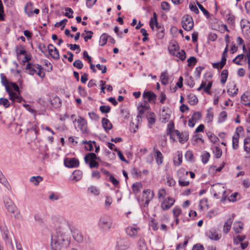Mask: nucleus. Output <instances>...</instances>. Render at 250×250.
Here are the masks:
<instances>
[{
    "instance_id": "nucleus-1",
    "label": "nucleus",
    "mask_w": 250,
    "mask_h": 250,
    "mask_svg": "<svg viewBox=\"0 0 250 250\" xmlns=\"http://www.w3.org/2000/svg\"><path fill=\"white\" fill-rule=\"evenodd\" d=\"M71 242L70 229L64 224L57 229L51 236V247L52 250H61L67 248Z\"/></svg>"
},
{
    "instance_id": "nucleus-2",
    "label": "nucleus",
    "mask_w": 250,
    "mask_h": 250,
    "mask_svg": "<svg viewBox=\"0 0 250 250\" xmlns=\"http://www.w3.org/2000/svg\"><path fill=\"white\" fill-rule=\"evenodd\" d=\"M1 83L8 93L10 100L13 102L18 103H20L22 100V98L20 95L19 87L15 83L8 82L3 74L1 75Z\"/></svg>"
},
{
    "instance_id": "nucleus-3",
    "label": "nucleus",
    "mask_w": 250,
    "mask_h": 250,
    "mask_svg": "<svg viewBox=\"0 0 250 250\" xmlns=\"http://www.w3.org/2000/svg\"><path fill=\"white\" fill-rule=\"evenodd\" d=\"M1 83L8 93L10 100L13 102L18 103H20L22 100V98L20 95L19 87L15 83L8 82L3 74L1 75Z\"/></svg>"
},
{
    "instance_id": "nucleus-4",
    "label": "nucleus",
    "mask_w": 250,
    "mask_h": 250,
    "mask_svg": "<svg viewBox=\"0 0 250 250\" xmlns=\"http://www.w3.org/2000/svg\"><path fill=\"white\" fill-rule=\"evenodd\" d=\"M98 227L102 232L107 233L110 231L114 228L112 218L106 215L101 216L98 222Z\"/></svg>"
},
{
    "instance_id": "nucleus-5",
    "label": "nucleus",
    "mask_w": 250,
    "mask_h": 250,
    "mask_svg": "<svg viewBox=\"0 0 250 250\" xmlns=\"http://www.w3.org/2000/svg\"><path fill=\"white\" fill-rule=\"evenodd\" d=\"M211 190L214 196L216 198L220 199L222 202L227 200L226 189L222 184L216 183L214 184L212 186Z\"/></svg>"
},
{
    "instance_id": "nucleus-6",
    "label": "nucleus",
    "mask_w": 250,
    "mask_h": 250,
    "mask_svg": "<svg viewBox=\"0 0 250 250\" xmlns=\"http://www.w3.org/2000/svg\"><path fill=\"white\" fill-rule=\"evenodd\" d=\"M25 69L27 73L30 75L36 74L41 78H43L45 76V73L42 71L43 67L39 64L28 63Z\"/></svg>"
},
{
    "instance_id": "nucleus-7",
    "label": "nucleus",
    "mask_w": 250,
    "mask_h": 250,
    "mask_svg": "<svg viewBox=\"0 0 250 250\" xmlns=\"http://www.w3.org/2000/svg\"><path fill=\"white\" fill-rule=\"evenodd\" d=\"M3 203L7 210L12 214L16 213L15 217L18 218L20 215V212L12 200L8 197H5Z\"/></svg>"
},
{
    "instance_id": "nucleus-8",
    "label": "nucleus",
    "mask_w": 250,
    "mask_h": 250,
    "mask_svg": "<svg viewBox=\"0 0 250 250\" xmlns=\"http://www.w3.org/2000/svg\"><path fill=\"white\" fill-rule=\"evenodd\" d=\"M188 172L184 168H180L177 172L178 183L180 186L187 187L189 185V182L187 180Z\"/></svg>"
},
{
    "instance_id": "nucleus-9",
    "label": "nucleus",
    "mask_w": 250,
    "mask_h": 250,
    "mask_svg": "<svg viewBox=\"0 0 250 250\" xmlns=\"http://www.w3.org/2000/svg\"><path fill=\"white\" fill-rule=\"evenodd\" d=\"M98 159L96 155L94 153H90L84 157V161L85 163L88 164L90 168H98L99 164L96 161Z\"/></svg>"
},
{
    "instance_id": "nucleus-10",
    "label": "nucleus",
    "mask_w": 250,
    "mask_h": 250,
    "mask_svg": "<svg viewBox=\"0 0 250 250\" xmlns=\"http://www.w3.org/2000/svg\"><path fill=\"white\" fill-rule=\"evenodd\" d=\"M77 123L76 128L79 129L83 133H86L88 132L87 124L86 121L81 116H79L77 120L75 119L73 121Z\"/></svg>"
},
{
    "instance_id": "nucleus-11",
    "label": "nucleus",
    "mask_w": 250,
    "mask_h": 250,
    "mask_svg": "<svg viewBox=\"0 0 250 250\" xmlns=\"http://www.w3.org/2000/svg\"><path fill=\"white\" fill-rule=\"evenodd\" d=\"M182 24L183 28L187 31H190L194 26L193 19L189 15H185L183 17Z\"/></svg>"
},
{
    "instance_id": "nucleus-12",
    "label": "nucleus",
    "mask_w": 250,
    "mask_h": 250,
    "mask_svg": "<svg viewBox=\"0 0 250 250\" xmlns=\"http://www.w3.org/2000/svg\"><path fill=\"white\" fill-rule=\"evenodd\" d=\"M154 196V193L152 190L146 189L143 192V197L142 201L144 202V207H146L149 203V202L152 200Z\"/></svg>"
},
{
    "instance_id": "nucleus-13",
    "label": "nucleus",
    "mask_w": 250,
    "mask_h": 250,
    "mask_svg": "<svg viewBox=\"0 0 250 250\" xmlns=\"http://www.w3.org/2000/svg\"><path fill=\"white\" fill-rule=\"evenodd\" d=\"M161 202V207L163 210H166L170 208L174 204L175 200L168 197L162 199Z\"/></svg>"
},
{
    "instance_id": "nucleus-14",
    "label": "nucleus",
    "mask_w": 250,
    "mask_h": 250,
    "mask_svg": "<svg viewBox=\"0 0 250 250\" xmlns=\"http://www.w3.org/2000/svg\"><path fill=\"white\" fill-rule=\"evenodd\" d=\"M64 164L67 167H77L79 166V161L75 158H66L64 160Z\"/></svg>"
},
{
    "instance_id": "nucleus-15",
    "label": "nucleus",
    "mask_w": 250,
    "mask_h": 250,
    "mask_svg": "<svg viewBox=\"0 0 250 250\" xmlns=\"http://www.w3.org/2000/svg\"><path fill=\"white\" fill-rule=\"evenodd\" d=\"M241 26L245 37L248 39L250 38V22L247 20L242 21Z\"/></svg>"
},
{
    "instance_id": "nucleus-16",
    "label": "nucleus",
    "mask_w": 250,
    "mask_h": 250,
    "mask_svg": "<svg viewBox=\"0 0 250 250\" xmlns=\"http://www.w3.org/2000/svg\"><path fill=\"white\" fill-rule=\"evenodd\" d=\"M149 25L152 30L154 29L155 27L157 30H160V31L163 33L164 28L161 27V26L159 25L157 22V15L155 12L153 13V17L151 18Z\"/></svg>"
},
{
    "instance_id": "nucleus-17",
    "label": "nucleus",
    "mask_w": 250,
    "mask_h": 250,
    "mask_svg": "<svg viewBox=\"0 0 250 250\" xmlns=\"http://www.w3.org/2000/svg\"><path fill=\"white\" fill-rule=\"evenodd\" d=\"M24 11L29 17H32L34 14L36 15L38 14L40 10L39 9H35L33 10V3L29 2L26 4L24 7Z\"/></svg>"
},
{
    "instance_id": "nucleus-18",
    "label": "nucleus",
    "mask_w": 250,
    "mask_h": 250,
    "mask_svg": "<svg viewBox=\"0 0 250 250\" xmlns=\"http://www.w3.org/2000/svg\"><path fill=\"white\" fill-rule=\"evenodd\" d=\"M129 247L128 242L124 239H118L117 241V250H125Z\"/></svg>"
},
{
    "instance_id": "nucleus-19",
    "label": "nucleus",
    "mask_w": 250,
    "mask_h": 250,
    "mask_svg": "<svg viewBox=\"0 0 250 250\" xmlns=\"http://www.w3.org/2000/svg\"><path fill=\"white\" fill-rule=\"evenodd\" d=\"M74 239L78 243H81L83 241V236L82 233L77 229H73L70 230Z\"/></svg>"
},
{
    "instance_id": "nucleus-20",
    "label": "nucleus",
    "mask_w": 250,
    "mask_h": 250,
    "mask_svg": "<svg viewBox=\"0 0 250 250\" xmlns=\"http://www.w3.org/2000/svg\"><path fill=\"white\" fill-rule=\"evenodd\" d=\"M48 50L50 55L54 59L58 60L60 58L58 50L53 45L49 44L48 45Z\"/></svg>"
},
{
    "instance_id": "nucleus-21",
    "label": "nucleus",
    "mask_w": 250,
    "mask_h": 250,
    "mask_svg": "<svg viewBox=\"0 0 250 250\" xmlns=\"http://www.w3.org/2000/svg\"><path fill=\"white\" fill-rule=\"evenodd\" d=\"M144 98L148 102H155L156 95L152 92H144L143 95Z\"/></svg>"
},
{
    "instance_id": "nucleus-22",
    "label": "nucleus",
    "mask_w": 250,
    "mask_h": 250,
    "mask_svg": "<svg viewBox=\"0 0 250 250\" xmlns=\"http://www.w3.org/2000/svg\"><path fill=\"white\" fill-rule=\"evenodd\" d=\"M140 228L136 225L128 227L126 229L127 234L130 236H135L137 235Z\"/></svg>"
},
{
    "instance_id": "nucleus-23",
    "label": "nucleus",
    "mask_w": 250,
    "mask_h": 250,
    "mask_svg": "<svg viewBox=\"0 0 250 250\" xmlns=\"http://www.w3.org/2000/svg\"><path fill=\"white\" fill-rule=\"evenodd\" d=\"M174 132L175 133V135L178 137L179 141L180 143L184 144L188 140V135L187 133H181L178 130H175Z\"/></svg>"
},
{
    "instance_id": "nucleus-24",
    "label": "nucleus",
    "mask_w": 250,
    "mask_h": 250,
    "mask_svg": "<svg viewBox=\"0 0 250 250\" xmlns=\"http://www.w3.org/2000/svg\"><path fill=\"white\" fill-rule=\"evenodd\" d=\"M207 235L209 239L213 240H218L221 237V235H219L217 230L214 229H210L208 231Z\"/></svg>"
},
{
    "instance_id": "nucleus-25",
    "label": "nucleus",
    "mask_w": 250,
    "mask_h": 250,
    "mask_svg": "<svg viewBox=\"0 0 250 250\" xmlns=\"http://www.w3.org/2000/svg\"><path fill=\"white\" fill-rule=\"evenodd\" d=\"M153 151L155 153V160L157 164L160 166L163 163L164 157L162 153L155 147L153 148Z\"/></svg>"
},
{
    "instance_id": "nucleus-26",
    "label": "nucleus",
    "mask_w": 250,
    "mask_h": 250,
    "mask_svg": "<svg viewBox=\"0 0 250 250\" xmlns=\"http://www.w3.org/2000/svg\"><path fill=\"white\" fill-rule=\"evenodd\" d=\"M168 50L169 53L173 56L177 55L179 50V46L176 42H172L168 46Z\"/></svg>"
},
{
    "instance_id": "nucleus-27",
    "label": "nucleus",
    "mask_w": 250,
    "mask_h": 250,
    "mask_svg": "<svg viewBox=\"0 0 250 250\" xmlns=\"http://www.w3.org/2000/svg\"><path fill=\"white\" fill-rule=\"evenodd\" d=\"M83 177V173L80 170H75L72 175L71 180L74 182H77L80 181Z\"/></svg>"
},
{
    "instance_id": "nucleus-28",
    "label": "nucleus",
    "mask_w": 250,
    "mask_h": 250,
    "mask_svg": "<svg viewBox=\"0 0 250 250\" xmlns=\"http://www.w3.org/2000/svg\"><path fill=\"white\" fill-rule=\"evenodd\" d=\"M205 82H202L200 86L197 88L198 91L201 90L203 89L204 91L207 93L210 94V89L212 86V82H209L207 85Z\"/></svg>"
},
{
    "instance_id": "nucleus-29",
    "label": "nucleus",
    "mask_w": 250,
    "mask_h": 250,
    "mask_svg": "<svg viewBox=\"0 0 250 250\" xmlns=\"http://www.w3.org/2000/svg\"><path fill=\"white\" fill-rule=\"evenodd\" d=\"M149 108V106L147 105H143L142 104H139L137 108L138 110L139 114L137 116L138 120H139V118H141V116L143 115L145 112L147 111Z\"/></svg>"
},
{
    "instance_id": "nucleus-30",
    "label": "nucleus",
    "mask_w": 250,
    "mask_h": 250,
    "mask_svg": "<svg viewBox=\"0 0 250 250\" xmlns=\"http://www.w3.org/2000/svg\"><path fill=\"white\" fill-rule=\"evenodd\" d=\"M241 101L245 105L250 104V91H246L241 96Z\"/></svg>"
},
{
    "instance_id": "nucleus-31",
    "label": "nucleus",
    "mask_w": 250,
    "mask_h": 250,
    "mask_svg": "<svg viewBox=\"0 0 250 250\" xmlns=\"http://www.w3.org/2000/svg\"><path fill=\"white\" fill-rule=\"evenodd\" d=\"M102 125L104 129L107 131L112 128V125L111 122L106 118L102 119Z\"/></svg>"
},
{
    "instance_id": "nucleus-32",
    "label": "nucleus",
    "mask_w": 250,
    "mask_h": 250,
    "mask_svg": "<svg viewBox=\"0 0 250 250\" xmlns=\"http://www.w3.org/2000/svg\"><path fill=\"white\" fill-rule=\"evenodd\" d=\"M204 140L202 139V135L201 134H196L193 136V145H199L203 144Z\"/></svg>"
},
{
    "instance_id": "nucleus-33",
    "label": "nucleus",
    "mask_w": 250,
    "mask_h": 250,
    "mask_svg": "<svg viewBox=\"0 0 250 250\" xmlns=\"http://www.w3.org/2000/svg\"><path fill=\"white\" fill-rule=\"evenodd\" d=\"M138 250H149V249L144 239H140L137 244Z\"/></svg>"
},
{
    "instance_id": "nucleus-34",
    "label": "nucleus",
    "mask_w": 250,
    "mask_h": 250,
    "mask_svg": "<svg viewBox=\"0 0 250 250\" xmlns=\"http://www.w3.org/2000/svg\"><path fill=\"white\" fill-rule=\"evenodd\" d=\"M239 138L240 135L238 134H234V135L232 136V148L234 150H236L238 148Z\"/></svg>"
},
{
    "instance_id": "nucleus-35",
    "label": "nucleus",
    "mask_w": 250,
    "mask_h": 250,
    "mask_svg": "<svg viewBox=\"0 0 250 250\" xmlns=\"http://www.w3.org/2000/svg\"><path fill=\"white\" fill-rule=\"evenodd\" d=\"M238 91V89L236 87V85L235 84H232L228 88L227 92L229 95L234 96L235 95H237Z\"/></svg>"
},
{
    "instance_id": "nucleus-36",
    "label": "nucleus",
    "mask_w": 250,
    "mask_h": 250,
    "mask_svg": "<svg viewBox=\"0 0 250 250\" xmlns=\"http://www.w3.org/2000/svg\"><path fill=\"white\" fill-rule=\"evenodd\" d=\"M43 180V178L40 176H32L30 178V182L35 186H38L40 182Z\"/></svg>"
},
{
    "instance_id": "nucleus-37",
    "label": "nucleus",
    "mask_w": 250,
    "mask_h": 250,
    "mask_svg": "<svg viewBox=\"0 0 250 250\" xmlns=\"http://www.w3.org/2000/svg\"><path fill=\"white\" fill-rule=\"evenodd\" d=\"M232 220L231 219H229L225 223L223 228V232L225 233H227L229 232L231 229Z\"/></svg>"
},
{
    "instance_id": "nucleus-38",
    "label": "nucleus",
    "mask_w": 250,
    "mask_h": 250,
    "mask_svg": "<svg viewBox=\"0 0 250 250\" xmlns=\"http://www.w3.org/2000/svg\"><path fill=\"white\" fill-rule=\"evenodd\" d=\"M160 79L163 84L166 85L167 84L168 82V77L167 71L163 72L161 73Z\"/></svg>"
},
{
    "instance_id": "nucleus-39",
    "label": "nucleus",
    "mask_w": 250,
    "mask_h": 250,
    "mask_svg": "<svg viewBox=\"0 0 250 250\" xmlns=\"http://www.w3.org/2000/svg\"><path fill=\"white\" fill-rule=\"evenodd\" d=\"M226 61L224 59H221V61L220 62L213 63L212 66L214 68L217 69H222L225 65Z\"/></svg>"
},
{
    "instance_id": "nucleus-40",
    "label": "nucleus",
    "mask_w": 250,
    "mask_h": 250,
    "mask_svg": "<svg viewBox=\"0 0 250 250\" xmlns=\"http://www.w3.org/2000/svg\"><path fill=\"white\" fill-rule=\"evenodd\" d=\"M142 188V185L140 182H136L134 183L132 186L133 192L135 194L140 192Z\"/></svg>"
},
{
    "instance_id": "nucleus-41",
    "label": "nucleus",
    "mask_w": 250,
    "mask_h": 250,
    "mask_svg": "<svg viewBox=\"0 0 250 250\" xmlns=\"http://www.w3.org/2000/svg\"><path fill=\"white\" fill-rule=\"evenodd\" d=\"M243 224L241 222H235L234 224L233 229L235 231L239 233L243 229Z\"/></svg>"
},
{
    "instance_id": "nucleus-42",
    "label": "nucleus",
    "mask_w": 250,
    "mask_h": 250,
    "mask_svg": "<svg viewBox=\"0 0 250 250\" xmlns=\"http://www.w3.org/2000/svg\"><path fill=\"white\" fill-rule=\"evenodd\" d=\"M170 116L166 113L165 110H163L161 113V120L163 123H166L169 119Z\"/></svg>"
},
{
    "instance_id": "nucleus-43",
    "label": "nucleus",
    "mask_w": 250,
    "mask_h": 250,
    "mask_svg": "<svg viewBox=\"0 0 250 250\" xmlns=\"http://www.w3.org/2000/svg\"><path fill=\"white\" fill-rule=\"evenodd\" d=\"M228 71L227 69H224L222 71L221 74V83L224 84L228 79Z\"/></svg>"
},
{
    "instance_id": "nucleus-44",
    "label": "nucleus",
    "mask_w": 250,
    "mask_h": 250,
    "mask_svg": "<svg viewBox=\"0 0 250 250\" xmlns=\"http://www.w3.org/2000/svg\"><path fill=\"white\" fill-rule=\"evenodd\" d=\"M212 108L211 107L209 108L207 110V114L206 115V120L208 123H211L213 119V113L212 111Z\"/></svg>"
},
{
    "instance_id": "nucleus-45",
    "label": "nucleus",
    "mask_w": 250,
    "mask_h": 250,
    "mask_svg": "<svg viewBox=\"0 0 250 250\" xmlns=\"http://www.w3.org/2000/svg\"><path fill=\"white\" fill-rule=\"evenodd\" d=\"M0 183L3 184L6 188H8L10 187V185L5 178L1 171L0 170Z\"/></svg>"
},
{
    "instance_id": "nucleus-46",
    "label": "nucleus",
    "mask_w": 250,
    "mask_h": 250,
    "mask_svg": "<svg viewBox=\"0 0 250 250\" xmlns=\"http://www.w3.org/2000/svg\"><path fill=\"white\" fill-rule=\"evenodd\" d=\"M244 150L249 153L250 152V139L245 138L244 140Z\"/></svg>"
},
{
    "instance_id": "nucleus-47",
    "label": "nucleus",
    "mask_w": 250,
    "mask_h": 250,
    "mask_svg": "<svg viewBox=\"0 0 250 250\" xmlns=\"http://www.w3.org/2000/svg\"><path fill=\"white\" fill-rule=\"evenodd\" d=\"M108 38V35L106 34H103L100 38L99 44L101 46H104L106 43L107 39Z\"/></svg>"
},
{
    "instance_id": "nucleus-48",
    "label": "nucleus",
    "mask_w": 250,
    "mask_h": 250,
    "mask_svg": "<svg viewBox=\"0 0 250 250\" xmlns=\"http://www.w3.org/2000/svg\"><path fill=\"white\" fill-rule=\"evenodd\" d=\"M167 195V192L164 188H161L159 190L158 192V198L159 201H161L162 199L165 198Z\"/></svg>"
},
{
    "instance_id": "nucleus-49",
    "label": "nucleus",
    "mask_w": 250,
    "mask_h": 250,
    "mask_svg": "<svg viewBox=\"0 0 250 250\" xmlns=\"http://www.w3.org/2000/svg\"><path fill=\"white\" fill-rule=\"evenodd\" d=\"M207 135L211 142H212L213 144L217 143L219 140L218 138L216 136H215L213 134H212L210 132L208 133Z\"/></svg>"
},
{
    "instance_id": "nucleus-50",
    "label": "nucleus",
    "mask_w": 250,
    "mask_h": 250,
    "mask_svg": "<svg viewBox=\"0 0 250 250\" xmlns=\"http://www.w3.org/2000/svg\"><path fill=\"white\" fill-rule=\"evenodd\" d=\"M188 102L190 104L194 105L198 103V100L195 95L191 94L188 96Z\"/></svg>"
},
{
    "instance_id": "nucleus-51",
    "label": "nucleus",
    "mask_w": 250,
    "mask_h": 250,
    "mask_svg": "<svg viewBox=\"0 0 250 250\" xmlns=\"http://www.w3.org/2000/svg\"><path fill=\"white\" fill-rule=\"evenodd\" d=\"M149 226L151 227L152 229L156 231L158 229V223L154 219H151L149 222Z\"/></svg>"
},
{
    "instance_id": "nucleus-52",
    "label": "nucleus",
    "mask_w": 250,
    "mask_h": 250,
    "mask_svg": "<svg viewBox=\"0 0 250 250\" xmlns=\"http://www.w3.org/2000/svg\"><path fill=\"white\" fill-rule=\"evenodd\" d=\"M174 123L173 122H170L167 125V135H171L172 133H174Z\"/></svg>"
},
{
    "instance_id": "nucleus-53",
    "label": "nucleus",
    "mask_w": 250,
    "mask_h": 250,
    "mask_svg": "<svg viewBox=\"0 0 250 250\" xmlns=\"http://www.w3.org/2000/svg\"><path fill=\"white\" fill-rule=\"evenodd\" d=\"M0 105H3L5 108L8 107L10 104L7 99L4 98H0Z\"/></svg>"
},
{
    "instance_id": "nucleus-54",
    "label": "nucleus",
    "mask_w": 250,
    "mask_h": 250,
    "mask_svg": "<svg viewBox=\"0 0 250 250\" xmlns=\"http://www.w3.org/2000/svg\"><path fill=\"white\" fill-rule=\"evenodd\" d=\"M227 117V113L225 111H222L219 115V118H218V122L219 123H222L224 122L226 118Z\"/></svg>"
},
{
    "instance_id": "nucleus-55",
    "label": "nucleus",
    "mask_w": 250,
    "mask_h": 250,
    "mask_svg": "<svg viewBox=\"0 0 250 250\" xmlns=\"http://www.w3.org/2000/svg\"><path fill=\"white\" fill-rule=\"evenodd\" d=\"M172 213L175 217H178L182 214V210L179 207H175L172 209Z\"/></svg>"
},
{
    "instance_id": "nucleus-56",
    "label": "nucleus",
    "mask_w": 250,
    "mask_h": 250,
    "mask_svg": "<svg viewBox=\"0 0 250 250\" xmlns=\"http://www.w3.org/2000/svg\"><path fill=\"white\" fill-rule=\"evenodd\" d=\"M199 207L201 209H204L205 208L208 207V200L206 198H204L200 200L199 203Z\"/></svg>"
},
{
    "instance_id": "nucleus-57",
    "label": "nucleus",
    "mask_w": 250,
    "mask_h": 250,
    "mask_svg": "<svg viewBox=\"0 0 250 250\" xmlns=\"http://www.w3.org/2000/svg\"><path fill=\"white\" fill-rule=\"evenodd\" d=\"M175 56L178 57L181 60L184 61L186 58V54L184 50H182L180 51L179 50L177 55H175Z\"/></svg>"
},
{
    "instance_id": "nucleus-58",
    "label": "nucleus",
    "mask_w": 250,
    "mask_h": 250,
    "mask_svg": "<svg viewBox=\"0 0 250 250\" xmlns=\"http://www.w3.org/2000/svg\"><path fill=\"white\" fill-rule=\"evenodd\" d=\"M210 157V154L208 152H205L202 155V160L203 163H207Z\"/></svg>"
},
{
    "instance_id": "nucleus-59",
    "label": "nucleus",
    "mask_w": 250,
    "mask_h": 250,
    "mask_svg": "<svg viewBox=\"0 0 250 250\" xmlns=\"http://www.w3.org/2000/svg\"><path fill=\"white\" fill-rule=\"evenodd\" d=\"M200 3H197V4L198 7L207 18H209V12Z\"/></svg>"
},
{
    "instance_id": "nucleus-60",
    "label": "nucleus",
    "mask_w": 250,
    "mask_h": 250,
    "mask_svg": "<svg viewBox=\"0 0 250 250\" xmlns=\"http://www.w3.org/2000/svg\"><path fill=\"white\" fill-rule=\"evenodd\" d=\"M89 191L94 195H98L99 194V190L94 186H91L88 188Z\"/></svg>"
},
{
    "instance_id": "nucleus-61",
    "label": "nucleus",
    "mask_w": 250,
    "mask_h": 250,
    "mask_svg": "<svg viewBox=\"0 0 250 250\" xmlns=\"http://www.w3.org/2000/svg\"><path fill=\"white\" fill-rule=\"evenodd\" d=\"M100 110L103 113H107L110 111V107L107 105H102L100 107Z\"/></svg>"
},
{
    "instance_id": "nucleus-62",
    "label": "nucleus",
    "mask_w": 250,
    "mask_h": 250,
    "mask_svg": "<svg viewBox=\"0 0 250 250\" xmlns=\"http://www.w3.org/2000/svg\"><path fill=\"white\" fill-rule=\"evenodd\" d=\"M112 202V199L110 196H106L105 201V208L108 209Z\"/></svg>"
},
{
    "instance_id": "nucleus-63",
    "label": "nucleus",
    "mask_w": 250,
    "mask_h": 250,
    "mask_svg": "<svg viewBox=\"0 0 250 250\" xmlns=\"http://www.w3.org/2000/svg\"><path fill=\"white\" fill-rule=\"evenodd\" d=\"M202 117V114L200 112H195L192 116L191 118L192 120L196 122L199 121Z\"/></svg>"
},
{
    "instance_id": "nucleus-64",
    "label": "nucleus",
    "mask_w": 250,
    "mask_h": 250,
    "mask_svg": "<svg viewBox=\"0 0 250 250\" xmlns=\"http://www.w3.org/2000/svg\"><path fill=\"white\" fill-rule=\"evenodd\" d=\"M73 66L77 67L78 69H81L83 67V63L80 60H76L73 62Z\"/></svg>"
}]
</instances>
